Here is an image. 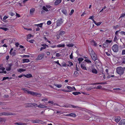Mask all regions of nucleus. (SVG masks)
I'll return each instance as SVG.
<instances>
[{"label": "nucleus", "instance_id": "42", "mask_svg": "<svg viewBox=\"0 0 125 125\" xmlns=\"http://www.w3.org/2000/svg\"><path fill=\"white\" fill-rule=\"evenodd\" d=\"M73 45L74 44L73 43L69 44L67 45V46L69 47H73Z\"/></svg>", "mask_w": 125, "mask_h": 125}, {"label": "nucleus", "instance_id": "10", "mask_svg": "<svg viewBox=\"0 0 125 125\" xmlns=\"http://www.w3.org/2000/svg\"><path fill=\"white\" fill-rule=\"evenodd\" d=\"M62 19L58 20L56 22V25L57 26H60L63 23Z\"/></svg>", "mask_w": 125, "mask_h": 125}, {"label": "nucleus", "instance_id": "30", "mask_svg": "<svg viewBox=\"0 0 125 125\" xmlns=\"http://www.w3.org/2000/svg\"><path fill=\"white\" fill-rule=\"evenodd\" d=\"M72 93L75 95H77L81 94L79 92H73Z\"/></svg>", "mask_w": 125, "mask_h": 125}, {"label": "nucleus", "instance_id": "57", "mask_svg": "<svg viewBox=\"0 0 125 125\" xmlns=\"http://www.w3.org/2000/svg\"><path fill=\"white\" fill-rule=\"evenodd\" d=\"M33 35L31 34H30L28 35V38L29 39H30V37H33Z\"/></svg>", "mask_w": 125, "mask_h": 125}, {"label": "nucleus", "instance_id": "47", "mask_svg": "<svg viewBox=\"0 0 125 125\" xmlns=\"http://www.w3.org/2000/svg\"><path fill=\"white\" fill-rule=\"evenodd\" d=\"M16 124L18 125H26V124L25 123H17Z\"/></svg>", "mask_w": 125, "mask_h": 125}, {"label": "nucleus", "instance_id": "11", "mask_svg": "<svg viewBox=\"0 0 125 125\" xmlns=\"http://www.w3.org/2000/svg\"><path fill=\"white\" fill-rule=\"evenodd\" d=\"M81 67L83 70H87V69L86 67V65L84 64H81Z\"/></svg>", "mask_w": 125, "mask_h": 125}, {"label": "nucleus", "instance_id": "20", "mask_svg": "<svg viewBox=\"0 0 125 125\" xmlns=\"http://www.w3.org/2000/svg\"><path fill=\"white\" fill-rule=\"evenodd\" d=\"M24 76L25 77L27 78H29L32 77V75L31 74H28L26 75H24Z\"/></svg>", "mask_w": 125, "mask_h": 125}, {"label": "nucleus", "instance_id": "3", "mask_svg": "<svg viewBox=\"0 0 125 125\" xmlns=\"http://www.w3.org/2000/svg\"><path fill=\"white\" fill-rule=\"evenodd\" d=\"M116 71L117 73L120 75L123 74L124 72L123 68L121 67H117L116 69Z\"/></svg>", "mask_w": 125, "mask_h": 125}, {"label": "nucleus", "instance_id": "33", "mask_svg": "<svg viewBox=\"0 0 125 125\" xmlns=\"http://www.w3.org/2000/svg\"><path fill=\"white\" fill-rule=\"evenodd\" d=\"M121 63L123 64H125V57H123L121 61Z\"/></svg>", "mask_w": 125, "mask_h": 125}, {"label": "nucleus", "instance_id": "5", "mask_svg": "<svg viewBox=\"0 0 125 125\" xmlns=\"http://www.w3.org/2000/svg\"><path fill=\"white\" fill-rule=\"evenodd\" d=\"M112 49L114 52H117L119 50L118 45L116 44H114L112 47Z\"/></svg>", "mask_w": 125, "mask_h": 125}, {"label": "nucleus", "instance_id": "40", "mask_svg": "<svg viewBox=\"0 0 125 125\" xmlns=\"http://www.w3.org/2000/svg\"><path fill=\"white\" fill-rule=\"evenodd\" d=\"M78 75V73L77 71H75L74 73V76L76 77Z\"/></svg>", "mask_w": 125, "mask_h": 125}, {"label": "nucleus", "instance_id": "12", "mask_svg": "<svg viewBox=\"0 0 125 125\" xmlns=\"http://www.w3.org/2000/svg\"><path fill=\"white\" fill-rule=\"evenodd\" d=\"M9 66L8 67H6V70L7 71H10L11 69V67L12 65V63H10L9 64Z\"/></svg>", "mask_w": 125, "mask_h": 125}, {"label": "nucleus", "instance_id": "6", "mask_svg": "<svg viewBox=\"0 0 125 125\" xmlns=\"http://www.w3.org/2000/svg\"><path fill=\"white\" fill-rule=\"evenodd\" d=\"M67 87L69 90L67 91V92H71V91L76 90V89L74 86H73L72 87H71L70 86H68Z\"/></svg>", "mask_w": 125, "mask_h": 125}, {"label": "nucleus", "instance_id": "25", "mask_svg": "<svg viewBox=\"0 0 125 125\" xmlns=\"http://www.w3.org/2000/svg\"><path fill=\"white\" fill-rule=\"evenodd\" d=\"M26 70L24 69H23L22 68H20L19 69H17V71L20 72H23L25 71Z\"/></svg>", "mask_w": 125, "mask_h": 125}, {"label": "nucleus", "instance_id": "15", "mask_svg": "<svg viewBox=\"0 0 125 125\" xmlns=\"http://www.w3.org/2000/svg\"><path fill=\"white\" fill-rule=\"evenodd\" d=\"M94 68V66L93 65L89 66L88 68H87V71L91 72V71L92 70V69Z\"/></svg>", "mask_w": 125, "mask_h": 125}, {"label": "nucleus", "instance_id": "60", "mask_svg": "<svg viewBox=\"0 0 125 125\" xmlns=\"http://www.w3.org/2000/svg\"><path fill=\"white\" fill-rule=\"evenodd\" d=\"M46 7L47 9H51V6L49 5H46Z\"/></svg>", "mask_w": 125, "mask_h": 125}, {"label": "nucleus", "instance_id": "34", "mask_svg": "<svg viewBox=\"0 0 125 125\" xmlns=\"http://www.w3.org/2000/svg\"><path fill=\"white\" fill-rule=\"evenodd\" d=\"M26 107H33V106L30 104L27 103L26 104Z\"/></svg>", "mask_w": 125, "mask_h": 125}, {"label": "nucleus", "instance_id": "4", "mask_svg": "<svg viewBox=\"0 0 125 125\" xmlns=\"http://www.w3.org/2000/svg\"><path fill=\"white\" fill-rule=\"evenodd\" d=\"M63 107L67 108H77L81 110V108L77 106H75L72 105L66 104L64 105Z\"/></svg>", "mask_w": 125, "mask_h": 125}, {"label": "nucleus", "instance_id": "7", "mask_svg": "<svg viewBox=\"0 0 125 125\" xmlns=\"http://www.w3.org/2000/svg\"><path fill=\"white\" fill-rule=\"evenodd\" d=\"M44 57V55L42 54H39L37 56V57L36 59V61H38L42 59Z\"/></svg>", "mask_w": 125, "mask_h": 125}, {"label": "nucleus", "instance_id": "16", "mask_svg": "<svg viewBox=\"0 0 125 125\" xmlns=\"http://www.w3.org/2000/svg\"><path fill=\"white\" fill-rule=\"evenodd\" d=\"M65 46V44L63 43L59 44L57 45V47L58 48L64 47Z\"/></svg>", "mask_w": 125, "mask_h": 125}, {"label": "nucleus", "instance_id": "23", "mask_svg": "<svg viewBox=\"0 0 125 125\" xmlns=\"http://www.w3.org/2000/svg\"><path fill=\"white\" fill-rule=\"evenodd\" d=\"M38 107L39 108H45L47 107V106H46L44 105L41 104H40L39 105H38Z\"/></svg>", "mask_w": 125, "mask_h": 125}, {"label": "nucleus", "instance_id": "63", "mask_svg": "<svg viewBox=\"0 0 125 125\" xmlns=\"http://www.w3.org/2000/svg\"><path fill=\"white\" fill-rule=\"evenodd\" d=\"M48 99L47 98H45L43 99H42V101H48Z\"/></svg>", "mask_w": 125, "mask_h": 125}, {"label": "nucleus", "instance_id": "31", "mask_svg": "<svg viewBox=\"0 0 125 125\" xmlns=\"http://www.w3.org/2000/svg\"><path fill=\"white\" fill-rule=\"evenodd\" d=\"M42 45L43 46V47H41V48L40 50V51H42L43 49H45L46 48V47L45 46V45L44 44H42Z\"/></svg>", "mask_w": 125, "mask_h": 125}, {"label": "nucleus", "instance_id": "17", "mask_svg": "<svg viewBox=\"0 0 125 125\" xmlns=\"http://www.w3.org/2000/svg\"><path fill=\"white\" fill-rule=\"evenodd\" d=\"M119 123L120 125H125V119L121 120Z\"/></svg>", "mask_w": 125, "mask_h": 125}, {"label": "nucleus", "instance_id": "58", "mask_svg": "<svg viewBox=\"0 0 125 125\" xmlns=\"http://www.w3.org/2000/svg\"><path fill=\"white\" fill-rule=\"evenodd\" d=\"M122 55H125V50H122Z\"/></svg>", "mask_w": 125, "mask_h": 125}, {"label": "nucleus", "instance_id": "44", "mask_svg": "<svg viewBox=\"0 0 125 125\" xmlns=\"http://www.w3.org/2000/svg\"><path fill=\"white\" fill-rule=\"evenodd\" d=\"M9 14L11 16H13L15 15V14L14 13H13L12 12H10L9 13Z\"/></svg>", "mask_w": 125, "mask_h": 125}, {"label": "nucleus", "instance_id": "61", "mask_svg": "<svg viewBox=\"0 0 125 125\" xmlns=\"http://www.w3.org/2000/svg\"><path fill=\"white\" fill-rule=\"evenodd\" d=\"M2 73L6 74L7 73V72L6 71H0V73Z\"/></svg>", "mask_w": 125, "mask_h": 125}, {"label": "nucleus", "instance_id": "64", "mask_svg": "<svg viewBox=\"0 0 125 125\" xmlns=\"http://www.w3.org/2000/svg\"><path fill=\"white\" fill-rule=\"evenodd\" d=\"M94 18V16H90L89 18H88L89 19H91L92 20L93 19H94L93 18Z\"/></svg>", "mask_w": 125, "mask_h": 125}, {"label": "nucleus", "instance_id": "22", "mask_svg": "<svg viewBox=\"0 0 125 125\" xmlns=\"http://www.w3.org/2000/svg\"><path fill=\"white\" fill-rule=\"evenodd\" d=\"M23 63H27L30 62V60L28 59H23L22 60Z\"/></svg>", "mask_w": 125, "mask_h": 125}, {"label": "nucleus", "instance_id": "62", "mask_svg": "<svg viewBox=\"0 0 125 125\" xmlns=\"http://www.w3.org/2000/svg\"><path fill=\"white\" fill-rule=\"evenodd\" d=\"M27 31H31L32 30V29L31 28H24Z\"/></svg>", "mask_w": 125, "mask_h": 125}, {"label": "nucleus", "instance_id": "32", "mask_svg": "<svg viewBox=\"0 0 125 125\" xmlns=\"http://www.w3.org/2000/svg\"><path fill=\"white\" fill-rule=\"evenodd\" d=\"M68 63H69V64H67V66H71L73 65V63L70 61H68Z\"/></svg>", "mask_w": 125, "mask_h": 125}, {"label": "nucleus", "instance_id": "43", "mask_svg": "<svg viewBox=\"0 0 125 125\" xmlns=\"http://www.w3.org/2000/svg\"><path fill=\"white\" fill-rule=\"evenodd\" d=\"M10 54L12 56H13L16 55V53L15 52H11Z\"/></svg>", "mask_w": 125, "mask_h": 125}, {"label": "nucleus", "instance_id": "29", "mask_svg": "<svg viewBox=\"0 0 125 125\" xmlns=\"http://www.w3.org/2000/svg\"><path fill=\"white\" fill-rule=\"evenodd\" d=\"M54 85L58 88H61L62 86V85L61 84H54Z\"/></svg>", "mask_w": 125, "mask_h": 125}, {"label": "nucleus", "instance_id": "37", "mask_svg": "<svg viewBox=\"0 0 125 125\" xmlns=\"http://www.w3.org/2000/svg\"><path fill=\"white\" fill-rule=\"evenodd\" d=\"M65 32L63 31H61L60 32L59 34L60 35H63L65 34Z\"/></svg>", "mask_w": 125, "mask_h": 125}, {"label": "nucleus", "instance_id": "54", "mask_svg": "<svg viewBox=\"0 0 125 125\" xmlns=\"http://www.w3.org/2000/svg\"><path fill=\"white\" fill-rule=\"evenodd\" d=\"M52 23V22L50 21H48L47 22V24L48 25H50Z\"/></svg>", "mask_w": 125, "mask_h": 125}, {"label": "nucleus", "instance_id": "46", "mask_svg": "<svg viewBox=\"0 0 125 125\" xmlns=\"http://www.w3.org/2000/svg\"><path fill=\"white\" fill-rule=\"evenodd\" d=\"M125 16V13H122L120 17L119 18V19L120 18L122 17H124Z\"/></svg>", "mask_w": 125, "mask_h": 125}, {"label": "nucleus", "instance_id": "59", "mask_svg": "<svg viewBox=\"0 0 125 125\" xmlns=\"http://www.w3.org/2000/svg\"><path fill=\"white\" fill-rule=\"evenodd\" d=\"M8 18V17L6 16H4L3 18V21H4L5 20L7 19Z\"/></svg>", "mask_w": 125, "mask_h": 125}, {"label": "nucleus", "instance_id": "45", "mask_svg": "<svg viewBox=\"0 0 125 125\" xmlns=\"http://www.w3.org/2000/svg\"><path fill=\"white\" fill-rule=\"evenodd\" d=\"M83 60V59L82 58H79L78 59V60L79 62V63L82 62Z\"/></svg>", "mask_w": 125, "mask_h": 125}, {"label": "nucleus", "instance_id": "36", "mask_svg": "<svg viewBox=\"0 0 125 125\" xmlns=\"http://www.w3.org/2000/svg\"><path fill=\"white\" fill-rule=\"evenodd\" d=\"M43 25V23H41L40 24H35V25L37 26H39L40 27H42V26Z\"/></svg>", "mask_w": 125, "mask_h": 125}, {"label": "nucleus", "instance_id": "19", "mask_svg": "<svg viewBox=\"0 0 125 125\" xmlns=\"http://www.w3.org/2000/svg\"><path fill=\"white\" fill-rule=\"evenodd\" d=\"M91 72H92V73L94 74H97V71L94 68L93 69H92V70H91Z\"/></svg>", "mask_w": 125, "mask_h": 125}, {"label": "nucleus", "instance_id": "9", "mask_svg": "<svg viewBox=\"0 0 125 125\" xmlns=\"http://www.w3.org/2000/svg\"><path fill=\"white\" fill-rule=\"evenodd\" d=\"M65 116H70L73 117H75L76 116V115L74 113H72L69 114L65 115Z\"/></svg>", "mask_w": 125, "mask_h": 125}, {"label": "nucleus", "instance_id": "26", "mask_svg": "<svg viewBox=\"0 0 125 125\" xmlns=\"http://www.w3.org/2000/svg\"><path fill=\"white\" fill-rule=\"evenodd\" d=\"M84 61L86 62L89 63H92L91 61L88 59H85L84 60Z\"/></svg>", "mask_w": 125, "mask_h": 125}, {"label": "nucleus", "instance_id": "56", "mask_svg": "<svg viewBox=\"0 0 125 125\" xmlns=\"http://www.w3.org/2000/svg\"><path fill=\"white\" fill-rule=\"evenodd\" d=\"M54 62L56 63L57 64H58L60 66H61V64L59 63V61L58 60L57 61H55Z\"/></svg>", "mask_w": 125, "mask_h": 125}, {"label": "nucleus", "instance_id": "50", "mask_svg": "<svg viewBox=\"0 0 125 125\" xmlns=\"http://www.w3.org/2000/svg\"><path fill=\"white\" fill-rule=\"evenodd\" d=\"M120 34L122 35H125V32L124 31H121L120 32Z\"/></svg>", "mask_w": 125, "mask_h": 125}, {"label": "nucleus", "instance_id": "27", "mask_svg": "<svg viewBox=\"0 0 125 125\" xmlns=\"http://www.w3.org/2000/svg\"><path fill=\"white\" fill-rule=\"evenodd\" d=\"M41 121L39 120H36L32 121V122L33 123H39Z\"/></svg>", "mask_w": 125, "mask_h": 125}, {"label": "nucleus", "instance_id": "14", "mask_svg": "<svg viewBox=\"0 0 125 125\" xmlns=\"http://www.w3.org/2000/svg\"><path fill=\"white\" fill-rule=\"evenodd\" d=\"M92 21L97 26L100 25L102 23L101 22H96L94 19L92 20Z\"/></svg>", "mask_w": 125, "mask_h": 125}, {"label": "nucleus", "instance_id": "18", "mask_svg": "<svg viewBox=\"0 0 125 125\" xmlns=\"http://www.w3.org/2000/svg\"><path fill=\"white\" fill-rule=\"evenodd\" d=\"M62 12L64 15H67L68 14V13L66 10L65 9H63L62 10Z\"/></svg>", "mask_w": 125, "mask_h": 125}, {"label": "nucleus", "instance_id": "41", "mask_svg": "<svg viewBox=\"0 0 125 125\" xmlns=\"http://www.w3.org/2000/svg\"><path fill=\"white\" fill-rule=\"evenodd\" d=\"M91 43L94 44V45L95 46H96L97 45V44L94 41V40H93L91 41Z\"/></svg>", "mask_w": 125, "mask_h": 125}, {"label": "nucleus", "instance_id": "1", "mask_svg": "<svg viewBox=\"0 0 125 125\" xmlns=\"http://www.w3.org/2000/svg\"><path fill=\"white\" fill-rule=\"evenodd\" d=\"M21 90H23L25 93L33 96H36L38 97H40L42 96V94L40 93L29 91L28 90V89L26 88L22 87Z\"/></svg>", "mask_w": 125, "mask_h": 125}, {"label": "nucleus", "instance_id": "48", "mask_svg": "<svg viewBox=\"0 0 125 125\" xmlns=\"http://www.w3.org/2000/svg\"><path fill=\"white\" fill-rule=\"evenodd\" d=\"M102 86L100 85H99L97 86L96 88L95 87H94V88L95 89H100L101 88H102Z\"/></svg>", "mask_w": 125, "mask_h": 125}, {"label": "nucleus", "instance_id": "38", "mask_svg": "<svg viewBox=\"0 0 125 125\" xmlns=\"http://www.w3.org/2000/svg\"><path fill=\"white\" fill-rule=\"evenodd\" d=\"M42 9L46 11H49L48 9L45 6H43L42 7Z\"/></svg>", "mask_w": 125, "mask_h": 125}, {"label": "nucleus", "instance_id": "55", "mask_svg": "<svg viewBox=\"0 0 125 125\" xmlns=\"http://www.w3.org/2000/svg\"><path fill=\"white\" fill-rule=\"evenodd\" d=\"M117 41V38L116 36V35H115L114 38V39L113 41L114 42H115Z\"/></svg>", "mask_w": 125, "mask_h": 125}, {"label": "nucleus", "instance_id": "49", "mask_svg": "<svg viewBox=\"0 0 125 125\" xmlns=\"http://www.w3.org/2000/svg\"><path fill=\"white\" fill-rule=\"evenodd\" d=\"M112 41L111 40H106V42L105 43H111L112 42Z\"/></svg>", "mask_w": 125, "mask_h": 125}, {"label": "nucleus", "instance_id": "51", "mask_svg": "<svg viewBox=\"0 0 125 125\" xmlns=\"http://www.w3.org/2000/svg\"><path fill=\"white\" fill-rule=\"evenodd\" d=\"M61 64H62L61 66H63L65 67L66 66H67V64H66V63H65V62H63V63H62Z\"/></svg>", "mask_w": 125, "mask_h": 125}, {"label": "nucleus", "instance_id": "8", "mask_svg": "<svg viewBox=\"0 0 125 125\" xmlns=\"http://www.w3.org/2000/svg\"><path fill=\"white\" fill-rule=\"evenodd\" d=\"M13 114L12 113L3 112L0 113V116L2 115H13Z\"/></svg>", "mask_w": 125, "mask_h": 125}, {"label": "nucleus", "instance_id": "28", "mask_svg": "<svg viewBox=\"0 0 125 125\" xmlns=\"http://www.w3.org/2000/svg\"><path fill=\"white\" fill-rule=\"evenodd\" d=\"M35 10V9L34 8H31L30 10V13L31 14H32L33 13Z\"/></svg>", "mask_w": 125, "mask_h": 125}, {"label": "nucleus", "instance_id": "52", "mask_svg": "<svg viewBox=\"0 0 125 125\" xmlns=\"http://www.w3.org/2000/svg\"><path fill=\"white\" fill-rule=\"evenodd\" d=\"M28 41L31 43H33L34 42V40L32 39L31 40H29V41Z\"/></svg>", "mask_w": 125, "mask_h": 125}, {"label": "nucleus", "instance_id": "13", "mask_svg": "<svg viewBox=\"0 0 125 125\" xmlns=\"http://www.w3.org/2000/svg\"><path fill=\"white\" fill-rule=\"evenodd\" d=\"M62 2V0H56L54 3V4L55 5H57L60 3Z\"/></svg>", "mask_w": 125, "mask_h": 125}, {"label": "nucleus", "instance_id": "53", "mask_svg": "<svg viewBox=\"0 0 125 125\" xmlns=\"http://www.w3.org/2000/svg\"><path fill=\"white\" fill-rule=\"evenodd\" d=\"M74 12V10L73 9H72L70 13H69V15H71L73 14Z\"/></svg>", "mask_w": 125, "mask_h": 125}, {"label": "nucleus", "instance_id": "21", "mask_svg": "<svg viewBox=\"0 0 125 125\" xmlns=\"http://www.w3.org/2000/svg\"><path fill=\"white\" fill-rule=\"evenodd\" d=\"M115 117V122L117 123L120 121L121 118L119 117Z\"/></svg>", "mask_w": 125, "mask_h": 125}, {"label": "nucleus", "instance_id": "24", "mask_svg": "<svg viewBox=\"0 0 125 125\" xmlns=\"http://www.w3.org/2000/svg\"><path fill=\"white\" fill-rule=\"evenodd\" d=\"M106 82H102L101 83H95L93 84H106Z\"/></svg>", "mask_w": 125, "mask_h": 125}, {"label": "nucleus", "instance_id": "35", "mask_svg": "<svg viewBox=\"0 0 125 125\" xmlns=\"http://www.w3.org/2000/svg\"><path fill=\"white\" fill-rule=\"evenodd\" d=\"M0 29H2L5 31H7L9 30V29L8 28L2 27H0Z\"/></svg>", "mask_w": 125, "mask_h": 125}, {"label": "nucleus", "instance_id": "39", "mask_svg": "<svg viewBox=\"0 0 125 125\" xmlns=\"http://www.w3.org/2000/svg\"><path fill=\"white\" fill-rule=\"evenodd\" d=\"M30 104H31V105H32V106H33V107H37L38 106V105L37 104H31L30 103Z\"/></svg>", "mask_w": 125, "mask_h": 125}, {"label": "nucleus", "instance_id": "2", "mask_svg": "<svg viewBox=\"0 0 125 125\" xmlns=\"http://www.w3.org/2000/svg\"><path fill=\"white\" fill-rule=\"evenodd\" d=\"M90 55L91 58L95 62H98V61L97 60V55L95 54V52L92 50L90 53Z\"/></svg>", "mask_w": 125, "mask_h": 125}]
</instances>
